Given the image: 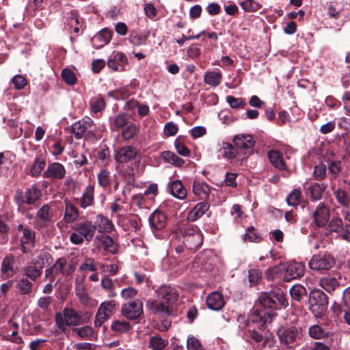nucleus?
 <instances>
[{
  "mask_svg": "<svg viewBox=\"0 0 350 350\" xmlns=\"http://www.w3.org/2000/svg\"><path fill=\"white\" fill-rule=\"evenodd\" d=\"M75 230L70 236V241L77 245L81 244L84 240L90 242L96 230V225L88 220L78 221L72 226Z\"/></svg>",
  "mask_w": 350,
  "mask_h": 350,
  "instance_id": "obj_1",
  "label": "nucleus"
},
{
  "mask_svg": "<svg viewBox=\"0 0 350 350\" xmlns=\"http://www.w3.org/2000/svg\"><path fill=\"white\" fill-rule=\"evenodd\" d=\"M183 243L189 250H197L203 243L202 232L195 225H188L180 229Z\"/></svg>",
  "mask_w": 350,
  "mask_h": 350,
  "instance_id": "obj_2",
  "label": "nucleus"
},
{
  "mask_svg": "<svg viewBox=\"0 0 350 350\" xmlns=\"http://www.w3.org/2000/svg\"><path fill=\"white\" fill-rule=\"evenodd\" d=\"M55 325L62 332L67 327L77 326L81 323V317L72 308H65L62 312L55 314Z\"/></svg>",
  "mask_w": 350,
  "mask_h": 350,
  "instance_id": "obj_3",
  "label": "nucleus"
},
{
  "mask_svg": "<svg viewBox=\"0 0 350 350\" xmlns=\"http://www.w3.org/2000/svg\"><path fill=\"white\" fill-rule=\"evenodd\" d=\"M309 308L316 317H321L327 310V295L321 290L312 291L309 297Z\"/></svg>",
  "mask_w": 350,
  "mask_h": 350,
  "instance_id": "obj_4",
  "label": "nucleus"
},
{
  "mask_svg": "<svg viewBox=\"0 0 350 350\" xmlns=\"http://www.w3.org/2000/svg\"><path fill=\"white\" fill-rule=\"evenodd\" d=\"M74 270V267L71 264L68 263L66 258H60L51 267L46 269L44 276L49 282H53L57 275L61 273L64 275H68Z\"/></svg>",
  "mask_w": 350,
  "mask_h": 350,
  "instance_id": "obj_5",
  "label": "nucleus"
},
{
  "mask_svg": "<svg viewBox=\"0 0 350 350\" xmlns=\"http://www.w3.org/2000/svg\"><path fill=\"white\" fill-rule=\"evenodd\" d=\"M335 264V258L328 253L314 254L308 262L309 267L317 271L329 270Z\"/></svg>",
  "mask_w": 350,
  "mask_h": 350,
  "instance_id": "obj_6",
  "label": "nucleus"
},
{
  "mask_svg": "<svg viewBox=\"0 0 350 350\" xmlns=\"http://www.w3.org/2000/svg\"><path fill=\"white\" fill-rule=\"evenodd\" d=\"M283 281L290 282L304 275L305 265L302 262L289 261L282 264Z\"/></svg>",
  "mask_w": 350,
  "mask_h": 350,
  "instance_id": "obj_7",
  "label": "nucleus"
},
{
  "mask_svg": "<svg viewBox=\"0 0 350 350\" xmlns=\"http://www.w3.org/2000/svg\"><path fill=\"white\" fill-rule=\"evenodd\" d=\"M116 302L115 300H109L102 302L98 309L94 320V325L100 327L116 311Z\"/></svg>",
  "mask_w": 350,
  "mask_h": 350,
  "instance_id": "obj_8",
  "label": "nucleus"
},
{
  "mask_svg": "<svg viewBox=\"0 0 350 350\" xmlns=\"http://www.w3.org/2000/svg\"><path fill=\"white\" fill-rule=\"evenodd\" d=\"M138 155L137 150L133 146H124L115 150L114 158L119 163H126L136 159Z\"/></svg>",
  "mask_w": 350,
  "mask_h": 350,
  "instance_id": "obj_9",
  "label": "nucleus"
},
{
  "mask_svg": "<svg viewBox=\"0 0 350 350\" xmlns=\"http://www.w3.org/2000/svg\"><path fill=\"white\" fill-rule=\"evenodd\" d=\"M122 314L127 319L135 320L143 313V304L139 299H135L125 304L122 308Z\"/></svg>",
  "mask_w": 350,
  "mask_h": 350,
  "instance_id": "obj_10",
  "label": "nucleus"
},
{
  "mask_svg": "<svg viewBox=\"0 0 350 350\" xmlns=\"http://www.w3.org/2000/svg\"><path fill=\"white\" fill-rule=\"evenodd\" d=\"M275 313L273 310L265 308L256 309L251 317V321L257 324L258 327H262L267 323L271 322Z\"/></svg>",
  "mask_w": 350,
  "mask_h": 350,
  "instance_id": "obj_11",
  "label": "nucleus"
},
{
  "mask_svg": "<svg viewBox=\"0 0 350 350\" xmlns=\"http://www.w3.org/2000/svg\"><path fill=\"white\" fill-rule=\"evenodd\" d=\"M298 329L295 327H282L278 329V335L281 343L291 347L299 336Z\"/></svg>",
  "mask_w": 350,
  "mask_h": 350,
  "instance_id": "obj_12",
  "label": "nucleus"
},
{
  "mask_svg": "<svg viewBox=\"0 0 350 350\" xmlns=\"http://www.w3.org/2000/svg\"><path fill=\"white\" fill-rule=\"evenodd\" d=\"M232 142L238 149L247 150L249 154L252 152V148L255 144L253 137L249 134L236 135Z\"/></svg>",
  "mask_w": 350,
  "mask_h": 350,
  "instance_id": "obj_13",
  "label": "nucleus"
},
{
  "mask_svg": "<svg viewBox=\"0 0 350 350\" xmlns=\"http://www.w3.org/2000/svg\"><path fill=\"white\" fill-rule=\"evenodd\" d=\"M20 248L23 254L29 252L33 247L36 241L35 232L31 229H24L23 233L19 237Z\"/></svg>",
  "mask_w": 350,
  "mask_h": 350,
  "instance_id": "obj_14",
  "label": "nucleus"
},
{
  "mask_svg": "<svg viewBox=\"0 0 350 350\" xmlns=\"http://www.w3.org/2000/svg\"><path fill=\"white\" fill-rule=\"evenodd\" d=\"M93 120L89 117H84L81 120L76 122L72 125V133L76 139H81L85 133L93 125Z\"/></svg>",
  "mask_w": 350,
  "mask_h": 350,
  "instance_id": "obj_15",
  "label": "nucleus"
},
{
  "mask_svg": "<svg viewBox=\"0 0 350 350\" xmlns=\"http://www.w3.org/2000/svg\"><path fill=\"white\" fill-rule=\"evenodd\" d=\"M65 175L66 169L64 166L57 162L49 164L43 173L44 178H51L53 180H61L64 178Z\"/></svg>",
  "mask_w": 350,
  "mask_h": 350,
  "instance_id": "obj_16",
  "label": "nucleus"
},
{
  "mask_svg": "<svg viewBox=\"0 0 350 350\" xmlns=\"http://www.w3.org/2000/svg\"><path fill=\"white\" fill-rule=\"evenodd\" d=\"M157 297L168 305L174 304L178 299L176 291L169 286H161L157 291Z\"/></svg>",
  "mask_w": 350,
  "mask_h": 350,
  "instance_id": "obj_17",
  "label": "nucleus"
},
{
  "mask_svg": "<svg viewBox=\"0 0 350 350\" xmlns=\"http://www.w3.org/2000/svg\"><path fill=\"white\" fill-rule=\"evenodd\" d=\"M146 306L150 311L161 317H167L171 314L170 305L161 300L148 301Z\"/></svg>",
  "mask_w": 350,
  "mask_h": 350,
  "instance_id": "obj_18",
  "label": "nucleus"
},
{
  "mask_svg": "<svg viewBox=\"0 0 350 350\" xmlns=\"http://www.w3.org/2000/svg\"><path fill=\"white\" fill-rule=\"evenodd\" d=\"M314 222L318 227H323L327 224L329 219V209L323 204L317 206L312 213Z\"/></svg>",
  "mask_w": 350,
  "mask_h": 350,
  "instance_id": "obj_19",
  "label": "nucleus"
},
{
  "mask_svg": "<svg viewBox=\"0 0 350 350\" xmlns=\"http://www.w3.org/2000/svg\"><path fill=\"white\" fill-rule=\"evenodd\" d=\"M148 222L152 229L160 230L165 228L167 222L165 215L160 211H154L149 217Z\"/></svg>",
  "mask_w": 350,
  "mask_h": 350,
  "instance_id": "obj_20",
  "label": "nucleus"
},
{
  "mask_svg": "<svg viewBox=\"0 0 350 350\" xmlns=\"http://www.w3.org/2000/svg\"><path fill=\"white\" fill-rule=\"evenodd\" d=\"M224 296L218 291L211 293L206 297V305L211 310L218 311L224 307Z\"/></svg>",
  "mask_w": 350,
  "mask_h": 350,
  "instance_id": "obj_21",
  "label": "nucleus"
},
{
  "mask_svg": "<svg viewBox=\"0 0 350 350\" xmlns=\"http://www.w3.org/2000/svg\"><path fill=\"white\" fill-rule=\"evenodd\" d=\"M127 64L126 56L121 52L114 53L108 60V66L113 70H123Z\"/></svg>",
  "mask_w": 350,
  "mask_h": 350,
  "instance_id": "obj_22",
  "label": "nucleus"
},
{
  "mask_svg": "<svg viewBox=\"0 0 350 350\" xmlns=\"http://www.w3.org/2000/svg\"><path fill=\"white\" fill-rule=\"evenodd\" d=\"M76 295L82 304H88L89 302V295L84 284V279L77 278L75 280V287Z\"/></svg>",
  "mask_w": 350,
  "mask_h": 350,
  "instance_id": "obj_23",
  "label": "nucleus"
},
{
  "mask_svg": "<svg viewBox=\"0 0 350 350\" xmlns=\"http://www.w3.org/2000/svg\"><path fill=\"white\" fill-rule=\"evenodd\" d=\"M14 257L11 254L7 255L2 260L1 268L2 274L7 278L12 277L16 273L14 267Z\"/></svg>",
  "mask_w": 350,
  "mask_h": 350,
  "instance_id": "obj_24",
  "label": "nucleus"
},
{
  "mask_svg": "<svg viewBox=\"0 0 350 350\" xmlns=\"http://www.w3.org/2000/svg\"><path fill=\"white\" fill-rule=\"evenodd\" d=\"M209 208V204L207 202H201L198 203L188 213L187 219L189 221H195L201 217Z\"/></svg>",
  "mask_w": 350,
  "mask_h": 350,
  "instance_id": "obj_25",
  "label": "nucleus"
},
{
  "mask_svg": "<svg viewBox=\"0 0 350 350\" xmlns=\"http://www.w3.org/2000/svg\"><path fill=\"white\" fill-rule=\"evenodd\" d=\"M327 163L329 180L331 181L336 180L342 172V162L339 160H334L329 158L327 160Z\"/></svg>",
  "mask_w": 350,
  "mask_h": 350,
  "instance_id": "obj_26",
  "label": "nucleus"
},
{
  "mask_svg": "<svg viewBox=\"0 0 350 350\" xmlns=\"http://www.w3.org/2000/svg\"><path fill=\"white\" fill-rule=\"evenodd\" d=\"M112 37V32L107 29H103L92 39V43L96 47L108 44Z\"/></svg>",
  "mask_w": 350,
  "mask_h": 350,
  "instance_id": "obj_27",
  "label": "nucleus"
},
{
  "mask_svg": "<svg viewBox=\"0 0 350 350\" xmlns=\"http://www.w3.org/2000/svg\"><path fill=\"white\" fill-rule=\"evenodd\" d=\"M268 157L274 167L279 170H286L287 167L284 163L282 154L278 150H272L268 152Z\"/></svg>",
  "mask_w": 350,
  "mask_h": 350,
  "instance_id": "obj_28",
  "label": "nucleus"
},
{
  "mask_svg": "<svg viewBox=\"0 0 350 350\" xmlns=\"http://www.w3.org/2000/svg\"><path fill=\"white\" fill-rule=\"evenodd\" d=\"M94 202V187L92 185H88L83 192L81 200V207L85 208L92 206Z\"/></svg>",
  "mask_w": 350,
  "mask_h": 350,
  "instance_id": "obj_29",
  "label": "nucleus"
},
{
  "mask_svg": "<svg viewBox=\"0 0 350 350\" xmlns=\"http://www.w3.org/2000/svg\"><path fill=\"white\" fill-rule=\"evenodd\" d=\"M259 304L262 308L272 310L277 308V302L274 299L273 293H262L258 297Z\"/></svg>",
  "mask_w": 350,
  "mask_h": 350,
  "instance_id": "obj_30",
  "label": "nucleus"
},
{
  "mask_svg": "<svg viewBox=\"0 0 350 350\" xmlns=\"http://www.w3.org/2000/svg\"><path fill=\"white\" fill-rule=\"evenodd\" d=\"M306 194L309 196L313 200H319L325 189L324 185H321L317 183H311L308 187L304 185Z\"/></svg>",
  "mask_w": 350,
  "mask_h": 350,
  "instance_id": "obj_31",
  "label": "nucleus"
},
{
  "mask_svg": "<svg viewBox=\"0 0 350 350\" xmlns=\"http://www.w3.org/2000/svg\"><path fill=\"white\" fill-rule=\"evenodd\" d=\"M53 213L50 206L47 204L43 205L37 212L36 219L40 224H44L52 219Z\"/></svg>",
  "mask_w": 350,
  "mask_h": 350,
  "instance_id": "obj_32",
  "label": "nucleus"
},
{
  "mask_svg": "<svg viewBox=\"0 0 350 350\" xmlns=\"http://www.w3.org/2000/svg\"><path fill=\"white\" fill-rule=\"evenodd\" d=\"M96 239L102 243L104 250L107 251L112 254L117 253L118 245L111 237L106 234H102L98 236Z\"/></svg>",
  "mask_w": 350,
  "mask_h": 350,
  "instance_id": "obj_33",
  "label": "nucleus"
},
{
  "mask_svg": "<svg viewBox=\"0 0 350 350\" xmlns=\"http://www.w3.org/2000/svg\"><path fill=\"white\" fill-rule=\"evenodd\" d=\"M53 262V257L48 252L45 251H41L38 256L33 259L32 264L35 265L39 269L42 271L43 267L46 265H50Z\"/></svg>",
  "mask_w": 350,
  "mask_h": 350,
  "instance_id": "obj_34",
  "label": "nucleus"
},
{
  "mask_svg": "<svg viewBox=\"0 0 350 350\" xmlns=\"http://www.w3.org/2000/svg\"><path fill=\"white\" fill-rule=\"evenodd\" d=\"M210 191V187L206 183L197 180L193 182V192L196 196H199L202 199L206 198H208Z\"/></svg>",
  "mask_w": 350,
  "mask_h": 350,
  "instance_id": "obj_35",
  "label": "nucleus"
},
{
  "mask_svg": "<svg viewBox=\"0 0 350 350\" xmlns=\"http://www.w3.org/2000/svg\"><path fill=\"white\" fill-rule=\"evenodd\" d=\"M16 287L21 295H30L32 293L33 284L31 280H27L26 278L22 277L17 282Z\"/></svg>",
  "mask_w": 350,
  "mask_h": 350,
  "instance_id": "obj_36",
  "label": "nucleus"
},
{
  "mask_svg": "<svg viewBox=\"0 0 350 350\" xmlns=\"http://www.w3.org/2000/svg\"><path fill=\"white\" fill-rule=\"evenodd\" d=\"M161 158L167 163L176 167H181L184 165L185 161L178 157L175 153L171 151H163L161 154Z\"/></svg>",
  "mask_w": 350,
  "mask_h": 350,
  "instance_id": "obj_37",
  "label": "nucleus"
},
{
  "mask_svg": "<svg viewBox=\"0 0 350 350\" xmlns=\"http://www.w3.org/2000/svg\"><path fill=\"white\" fill-rule=\"evenodd\" d=\"M129 118L125 113H119L110 120V127L112 131L124 129L127 125Z\"/></svg>",
  "mask_w": 350,
  "mask_h": 350,
  "instance_id": "obj_38",
  "label": "nucleus"
},
{
  "mask_svg": "<svg viewBox=\"0 0 350 350\" xmlns=\"http://www.w3.org/2000/svg\"><path fill=\"white\" fill-rule=\"evenodd\" d=\"M23 272L24 278L31 281H36L41 276L42 271L35 265L32 264L25 267L23 269Z\"/></svg>",
  "mask_w": 350,
  "mask_h": 350,
  "instance_id": "obj_39",
  "label": "nucleus"
},
{
  "mask_svg": "<svg viewBox=\"0 0 350 350\" xmlns=\"http://www.w3.org/2000/svg\"><path fill=\"white\" fill-rule=\"evenodd\" d=\"M172 195L178 199L183 200L186 198L187 191L180 180H174L170 185Z\"/></svg>",
  "mask_w": 350,
  "mask_h": 350,
  "instance_id": "obj_40",
  "label": "nucleus"
},
{
  "mask_svg": "<svg viewBox=\"0 0 350 350\" xmlns=\"http://www.w3.org/2000/svg\"><path fill=\"white\" fill-rule=\"evenodd\" d=\"M40 196L41 193L40 189L36 185H32L25 191V203L29 205L35 204Z\"/></svg>",
  "mask_w": 350,
  "mask_h": 350,
  "instance_id": "obj_41",
  "label": "nucleus"
},
{
  "mask_svg": "<svg viewBox=\"0 0 350 350\" xmlns=\"http://www.w3.org/2000/svg\"><path fill=\"white\" fill-rule=\"evenodd\" d=\"M222 75L215 71L206 72L204 76V81L208 85L217 87L221 83Z\"/></svg>",
  "mask_w": 350,
  "mask_h": 350,
  "instance_id": "obj_42",
  "label": "nucleus"
},
{
  "mask_svg": "<svg viewBox=\"0 0 350 350\" xmlns=\"http://www.w3.org/2000/svg\"><path fill=\"white\" fill-rule=\"evenodd\" d=\"M96 226L100 232H110L113 228L112 222L101 215L97 217V226Z\"/></svg>",
  "mask_w": 350,
  "mask_h": 350,
  "instance_id": "obj_43",
  "label": "nucleus"
},
{
  "mask_svg": "<svg viewBox=\"0 0 350 350\" xmlns=\"http://www.w3.org/2000/svg\"><path fill=\"white\" fill-rule=\"evenodd\" d=\"M221 149L223 150L222 156L227 159H234L237 156V148L230 143L223 142Z\"/></svg>",
  "mask_w": 350,
  "mask_h": 350,
  "instance_id": "obj_44",
  "label": "nucleus"
},
{
  "mask_svg": "<svg viewBox=\"0 0 350 350\" xmlns=\"http://www.w3.org/2000/svg\"><path fill=\"white\" fill-rule=\"evenodd\" d=\"M320 285L326 291L331 293L334 291L337 286H338L339 283L336 278L326 276L321 279Z\"/></svg>",
  "mask_w": 350,
  "mask_h": 350,
  "instance_id": "obj_45",
  "label": "nucleus"
},
{
  "mask_svg": "<svg viewBox=\"0 0 350 350\" xmlns=\"http://www.w3.org/2000/svg\"><path fill=\"white\" fill-rule=\"evenodd\" d=\"M167 344V340H164L159 335H155L150 338L148 347L152 350H162Z\"/></svg>",
  "mask_w": 350,
  "mask_h": 350,
  "instance_id": "obj_46",
  "label": "nucleus"
},
{
  "mask_svg": "<svg viewBox=\"0 0 350 350\" xmlns=\"http://www.w3.org/2000/svg\"><path fill=\"white\" fill-rule=\"evenodd\" d=\"M283 265L280 264V265L274 266L267 269L266 271V277L269 280H275L277 279L281 280L283 281Z\"/></svg>",
  "mask_w": 350,
  "mask_h": 350,
  "instance_id": "obj_47",
  "label": "nucleus"
},
{
  "mask_svg": "<svg viewBox=\"0 0 350 350\" xmlns=\"http://www.w3.org/2000/svg\"><path fill=\"white\" fill-rule=\"evenodd\" d=\"M79 216L78 209L72 204L66 203L65 207L64 220L67 223L73 222Z\"/></svg>",
  "mask_w": 350,
  "mask_h": 350,
  "instance_id": "obj_48",
  "label": "nucleus"
},
{
  "mask_svg": "<svg viewBox=\"0 0 350 350\" xmlns=\"http://www.w3.org/2000/svg\"><path fill=\"white\" fill-rule=\"evenodd\" d=\"M90 105L91 111L93 113H98L103 111L105 107V100L103 97L98 95L93 97L90 101Z\"/></svg>",
  "mask_w": 350,
  "mask_h": 350,
  "instance_id": "obj_49",
  "label": "nucleus"
},
{
  "mask_svg": "<svg viewBox=\"0 0 350 350\" xmlns=\"http://www.w3.org/2000/svg\"><path fill=\"white\" fill-rule=\"evenodd\" d=\"M129 42L134 46H140L146 44L147 36L140 33L137 30H133L129 35Z\"/></svg>",
  "mask_w": 350,
  "mask_h": 350,
  "instance_id": "obj_50",
  "label": "nucleus"
},
{
  "mask_svg": "<svg viewBox=\"0 0 350 350\" xmlns=\"http://www.w3.org/2000/svg\"><path fill=\"white\" fill-rule=\"evenodd\" d=\"M309 335L314 339H322L327 337L329 334L321 326L314 325L309 327Z\"/></svg>",
  "mask_w": 350,
  "mask_h": 350,
  "instance_id": "obj_51",
  "label": "nucleus"
},
{
  "mask_svg": "<svg viewBox=\"0 0 350 350\" xmlns=\"http://www.w3.org/2000/svg\"><path fill=\"white\" fill-rule=\"evenodd\" d=\"M45 165L46 160L44 158L42 157H36L30 170L31 176L34 177L38 176L44 168Z\"/></svg>",
  "mask_w": 350,
  "mask_h": 350,
  "instance_id": "obj_52",
  "label": "nucleus"
},
{
  "mask_svg": "<svg viewBox=\"0 0 350 350\" xmlns=\"http://www.w3.org/2000/svg\"><path fill=\"white\" fill-rule=\"evenodd\" d=\"M87 151L81 152L79 150H72L70 156L74 159V163L76 166H82L88 164V160L86 157Z\"/></svg>",
  "mask_w": 350,
  "mask_h": 350,
  "instance_id": "obj_53",
  "label": "nucleus"
},
{
  "mask_svg": "<svg viewBox=\"0 0 350 350\" xmlns=\"http://www.w3.org/2000/svg\"><path fill=\"white\" fill-rule=\"evenodd\" d=\"M292 299L300 301L306 295V289L301 285H294L289 291Z\"/></svg>",
  "mask_w": 350,
  "mask_h": 350,
  "instance_id": "obj_54",
  "label": "nucleus"
},
{
  "mask_svg": "<svg viewBox=\"0 0 350 350\" xmlns=\"http://www.w3.org/2000/svg\"><path fill=\"white\" fill-rule=\"evenodd\" d=\"M138 131V126L136 124L131 123L126 125V126L122 129L121 136L124 140H129L134 137Z\"/></svg>",
  "mask_w": 350,
  "mask_h": 350,
  "instance_id": "obj_55",
  "label": "nucleus"
},
{
  "mask_svg": "<svg viewBox=\"0 0 350 350\" xmlns=\"http://www.w3.org/2000/svg\"><path fill=\"white\" fill-rule=\"evenodd\" d=\"M98 182L100 187L106 188L111 185V179L110 172L103 169L97 175Z\"/></svg>",
  "mask_w": 350,
  "mask_h": 350,
  "instance_id": "obj_56",
  "label": "nucleus"
},
{
  "mask_svg": "<svg viewBox=\"0 0 350 350\" xmlns=\"http://www.w3.org/2000/svg\"><path fill=\"white\" fill-rule=\"evenodd\" d=\"M301 191L295 189H293L288 196L286 198V202L288 205L296 206L301 203Z\"/></svg>",
  "mask_w": 350,
  "mask_h": 350,
  "instance_id": "obj_57",
  "label": "nucleus"
},
{
  "mask_svg": "<svg viewBox=\"0 0 350 350\" xmlns=\"http://www.w3.org/2000/svg\"><path fill=\"white\" fill-rule=\"evenodd\" d=\"M327 175V166L323 163H319L314 167L313 178L319 181L324 180Z\"/></svg>",
  "mask_w": 350,
  "mask_h": 350,
  "instance_id": "obj_58",
  "label": "nucleus"
},
{
  "mask_svg": "<svg viewBox=\"0 0 350 350\" xmlns=\"http://www.w3.org/2000/svg\"><path fill=\"white\" fill-rule=\"evenodd\" d=\"M73 332L83 339L89 340L93 336L94 330L90 326L75 328Z\"/></svg>",
  "mask_w": 350,
  "mask_h": 350,
  "instance_id": "obj_59",
  "label": "nucleus"
},
{
  "mask_svg": "<svg viewBox=\"0 0 350 350\" xmlns=\"http://www.w3.org/2000/svg\"><path fill=\"white\" fill-rule=\"evenodd\" d=\"M100 284L103 288L107 291V296L109 297H114L116 296V293L114 290L113 284L111 279L107 277H105L101 280Z\"/></svg>",
  "mask_w": 350,
  "mask_h": 350,
  "instance_id": "obj_60",
  "label": "nucleus"
},
{
  "mask_svg": "<svg viewBox=\"0 0 350 350\" xmlns=\"http://www.w3.org/2000/svg\"><path fill=\"white\" fill-rule=\"evenodd\" d=\"M111 327L113 331L119 333L126 332L131 328L130 324L125 321H116L112 323Z\"/></svg>",
  "mask_w": 350,
  "mask_h": 350,
  "instance_id": "obj_61",
  "label": "nucleus"
},
{
  "mask_svg": "<svg viewBox=\"0 0 350 350\" xmlns=\"http://www.w3.org/2000/svg\"><path fill=\"white\" fill-rule=\"evenodd\" d=\"M62 77L64 81L68 85H72L76 83V75L71 70L68 68H64L62 70Z\"/></svg>",
  "mask_w": 350,
  "mask_h": 350,
  "instance_id": "obj_62",
  "label": "nucleus"
},
{
  "mask_svg": "<svg viewBox=\"0 0 350 350\" xmlns=\"http://www.w3.org/2000/svg\"><path fill=\"white\" fill-rule=\"evenodd\" d=\"M334 194L339 204L345 206L349 205V198L345 191L338 189L334 191Z\"/></svg>",
  "mask_w": 350,
  "mask_h": 350,
  "instance_id": "obj_63",
  "label": "nucleus"
},
{
  "mask_svg": "<svg viewBox=\"0 0 350 350\" xmlns=\"http://www.w3.org/2000/svg\"><path fill=\"white\" fill-rule=\"evenodd\" d=\"M328 228L330 232H338L341 230L344 232V225L340 218H333L328 224Z\"/></svg>",
  "mask_w": 350,
  "mask_h": 350,
  "instance_id": "obj_64",
  "label": "nucleus"
}]
</instances>
